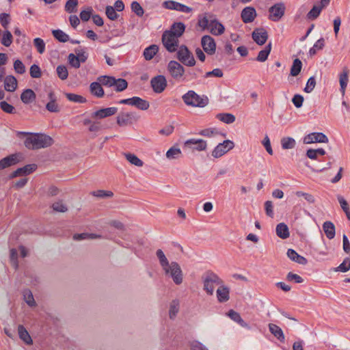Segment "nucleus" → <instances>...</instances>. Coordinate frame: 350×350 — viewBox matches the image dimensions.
Listing matches in <instances>:
<instances>
[{"label":"nucleus","mask_w":350,"mask_h":350,"mask_svg":"<svg viewBox=\"0 0 350 350\" xmlns=\"http://www.w3.org/2000/svg\"><path fill=\"white\" fill-rule=\"evenodd\" d=\"M21 133L27 136L24 142V144L25 147L29 150H38L47 148L51 146L53 143V139L45 134L29 133Z\"/></svg>","instance_id":"obj_1"},{"label":"nucleus","mask_w":350,"mask_h":350,"mask_svg":"<svg viewBox=\"0 0 350 350\" xmlns=\"http://www.w3.org/2000/svg\"><path fill=\"white\" fill-rule=\"evenodd\" d=\"M198 27L203 29H208L214 36H220L225 31L224 26L217 20L216 17L208 13L198 20Z\"/></svg>","instance_id":"obj_2"},{"label":"nucleus","mask_w":350,"mask_h":350,"mask_svg":"<svg viewBox=\"0 0 350 350\" xmlns=\"http://www.w3.org/2000/svg\"><path fill=\"white\" fill-rule=\"evenodd\" d=\"M202 281L203 290L210 295L213 294L215 286L222 284V280L219 276L211 271H206L202 275Z\"/></svg>","instance_id":"obj_3"},{"label":"nucleus","mask_w":350,"mask_h":350,"mask_svg":"<svg viewBox=\"0 0 350 350\" xmlns=\"http://www.w3.org/2000/svg\"><path fill=\"white\" fill-rule=\"evenodd\" d=\"M166 276L172 279L176 284H180L183 282V273L180 265L176 262H172L168 266L163 268Z\"/></svg>","instance_id":"obj_4"},{"label":"nucleus","mask_w":350,"mask_h":350,"mask_svg":"<svg viewBox=\"0 0 350 350\" xmlns=\"http://www.w3.org/2000/svg\"><path fill=\"white\" fill-rule=\"evenodd\" d=\"M162 42L169 52H174L178 47V38L174 33L165 31L162 36Z\"/></svg>","instance_id":"obj_5"},{"label":"nucleus","mask_w":350,"mask_h":350,"mask_svg":"<svg viewBox=\"0 0 350 350\" xmlns=\"http://www.w3.org/2000/svg\"><path fill=\"white\" fill-rule=\"evenodd\" d=\"M177 58L186 66H192L196 64V60L193 56L184 45L179 47L177 52Z\"/></svg>","instance_id":"obj_6"},{"label":"nucleus","mask_w":350,"mask_h":350,"mask_svg":"<svg viewBox=\"0 0 350 350\" xmlns=\"http://www.w3.org/2000/svg\"><path fill=\"white\" fill-rule=\"evenodd\" d=\"M285 10L286 6L284 3H277L269 8V18L274 22L279 21L284 16Z\"/></svg>","instance_id":"obj_7"},{"label":"nucleus","mask_w":350,"mask_h":350,"mask_svg":"<svg viewBox=\"0 0 350 350\" xmlns=\"http://www.w3.org/2000/svg\"><path fill=\"white\" fill-rule=\"evenodd\" d=\"M234 146V144L232 141L229 139L224 140L214 148L212 152V156L215 158H219L229 150H232Z\"/></svg>","instance_id":"obj_8"},{"label":"nucleus","mask_w":350,"mask_h":350,"mask_svg":"<svg viewBox=\"0 0 350 350\" xmlns=\"http://www.w3.org/2000/svg\"><path fill=\"white\" fill-rule=\"evenodd\" d=\"M167 70L171 77L176 81H180L185 72L183 66L174 60L168 63Z\"/></svg>","instance_id":"obj_9"},{"label":"nucleus","mask_w":350,"mask_h":350,"mask_svg":"<svg viewBox=\"0 0 350 350\" xmlns=\"http://www.w3.org/2000/svg\"><path fill=\"white\" fill-rule=\"evenodd\" d=\"M327 137L323 133H311L304 137L303 142L305 144L313 143H327Z\"/></svg>","instance_id":"obj_10"},{"label":"nucleus","mask_w":350,"mask_h":350,"mask_svg":"<svg viewBox=\"0 0 350 350\" xmlns=\"http://www.w3.org/2000/svg\"><path fill=\"white\" fill-rule=\"evenodd\" d=\"M150 84L154 92L159 94L167 87V81L163 75H157L151 79Z\"/></svg>","instance_id":"obj_11"},{"label":"nucleus","mask_w":350,"mask_h":350,"mask_svg":"<svg viewBox=\"0 0 350 350\" xmlns=\"http://www.w3.org/2000/svg\"><path fill=\"white\" fill-rule=\"evenodd\" d=\"M201 44L207 54L213 55L215 53L216 44L215 40L211 36H204L201 39Z\"/></svg>","instance_id":"obj_12"},{"label":"nucleus","mask_w":350,"mask_h":350,"mask_svg":"<svg viewBox=\"0 0 350 350\" xmlns=\"http://www.w3.org/2000/svg\"><path fill=\"white\" fill-rule=\"evenodd\" d=\"M137 120V117L134 113L122 112L117 116V124L120 126H124L131 124Z\"/></svg>","instance_id":"obj_13"},{"label":"nucleus","mask_w":350,"mask_h":350,"mask_svg":"<svg viewBox=\"0 0 350 350\" xmlns=\"http://www.w3.org/2000/svg\"><path fill=\"white\" fill-rule=\"evenodd\" d=\"M118 111V108L115 107L103 108L93 112L91 114L92 118L103 119L107 117L111 116L116 114Z\"/></svg>","instance_id":"obj_14"},{"label":"nucleus","mask_w":350,"mask_h":350,"mask_svg":"<svg viewBox=\"0 0 350 350\" xmlns=\"http://www.w3.org/2000/svg\"><path fill=\"white\" fill-rule=\"evenodd\" d=\"M163 6L169 10H174L185 13H189L192 10L191 8L174 1H166L163 3Z\"/></svg>","instance_id":"obj_15"},{"label":"nucleus","mask_w":350,"mask_h":350,"mask_svg":"<svg viewBox=\"0 0 350 350\" xmlns=\"http://www.w3.org/2000/svg\"><path fill=\"white\" fill-rule=\"evenodd\" d=\"M254 42L258 45L264 44L268 38L267 31L262 28H258L254 30L252 34Z\"/></svg>","instance_id":"obj_16"},{"label":"nucleus","mask_w":350,"mask_h":350,"mask_svg":"<svg viewBox=\"0 0 350 350\" xmlns=\"http://www.w3.org/2000/svg\"><path fill=\"white\" fill-rule=\"evenodd\" d=\"M257 14L253 7L245 8L241 14V18L245 23H250L254 21Z\"/></svg>","instance_id":"obj_17"},{"label":"nucleus","mask_w":350,"mask_h":350,"mask_svg":"<svg viewBox=\"0 0 350 350\" xmlns=\"http://www.w3.org/2000/svg\"><path fill=\"white\" fill-rule=\"evenodd\" d=\"M49 102L46 105V109L53 113H57L60 111L59 106L57 103V97L53 91L48 94Z\"/></svg>","instance_id":"obj_18"},{"label":"nucleus","mask_w":350,"mask_h":350,"mask_svg":"<svg viewBox=\"0 0 350 350\" xmlns=\"http://www.w3.org/2000/svg\"><path fill=\"white\" fill-rule=\"evenodd\" d=\"M37 165L36 164H28L23 167L18 168L14 171L11 175L12 178L18 176H26L36 170Z\"/></svg>","instance_id":"obj_19"},{"label":"nucleus","mask_w":350,"mask_h":350,"mask_svg":"<svg viewBox=\"0 0 350 350\" xmlns=\"http://www.w3.org/2000/svg\"><path fill=\"white\" fill-rule=\"evenodd\" d=\"M216 295L219 302H226L230 299V290L227 286L221 285L216 291Z\"/></svg>","instance_id":"obj_20"},{"label":"nucleus","mask_w":350,"mask_h":350,"mask_svg":"<svg viewBox=\"0 0 350 350\" xmlns=\"http://www.w3.org/2000/svg\"><path fill=\"white\" fill-rule=\"evenodd\" d=\"M349 70L347 68H344L339 75L340 91L342 96L345 94V90L349 81Z\"/></svg>","instance_id":"obj_21"},{"label":"nucleus","mask_w":350,"mask_h":350,"mask_svg":"<svg viewBox=\"0 0 350 350\" xmlns=\"http://www.w3.org/2000/svg\"><path fill=\"white\" fill-rule=\"evenodd\" d=\"M90 91L93 96L97 98H102L105 94L102 85L98 81L90 83Z\"/></svg>","instance_id":"obj_22"},{"label":"nucleus","mask_w":350,"mask_h":350,"mask_svg":"<svg viewBox=\"0 0 350 350\" xmlns=\"http://www.w3.org/2000/svg\"><path fill=\"white\" fill-rule=\"evenodd\" d=\"M131 105L141 110H147L150 107L148 101L137 96L131 98Z\"/></svg>","instance_id":"obj_23"},{"label":"nucleus","mask_w":350,"mask_h":350,"mask_svg":"<svg viewBox=\"0 0 350 350\" xmlns=\"http://www.w3.org/2000/svg\"><path fill=\"white\" fill-rule=\"evenodd\" d=\"M182 98L187 105L197 107V94L194 91H189L182 96Z\"/></svg>","instance_id":"obj_24"},{"label":"nucleus","mask_w":350,"mask_h":350,"mask_svg":"<svg viewBox=\"0 0 350 350\" xmlns=\"http://www.w3.org/2000/svg\"><path fill=\"white\" fill-rule=\"evenodd\" d=\"M269 329L270 332L277 338L280 342H284L285 340V336L282 329L275 324L269 323Z\"/></svg>","instance_id":"obj_25"},{"label":"nucleus","mask_w":350,"mask_h":350,"mask_svg":"<svg viewBox=\"0 0 350 350\" xmlns=\"http://www.w3.org/2000/svg\"><path fill=\"white\" fill-rule=\"evenodd\" d=\"M36 95L31 89L25 90L21 94V100L25 104H29L36 100Z\"/></svg>","instance_id":"obj_26"},{"label":"nucleus","mask_w":350,"mask_h":350,"mask_svg":"<svg viewBox=\"0 0 350 350\" xmlns=\"http://www.w3.org/2000/svg\"><path fill=\"white\" fill-rule=\"evenodd\" d=\"M17 87V80L12 75H8L4 79V88L8 92H14Z\"/></svg>","instance_id":"obj_27"},{"label":"nucleus","mask_w":350,"mask_h":350,"mask_svg":"<svg viewBox=\"0 0 350 350\" xmlns=\"http://www.w3.org/2000/svg\"><path fill=\"white\" fill-rule=\"evenodd\" d=\"M18 161L16 154H12L0 160V170L16 164Z\"/></svg>","instance_id":"obj_28"},{"label":"nucleus","mask_w":350,"mask_h":350,"mask_svg":"<svg viewBox=\"0 0 350 350\" xmlns=\"http://www.w3.org/2000/svg\"><path fill=\"white\" fill-rule=\"evenodd\" d=\"M228 316L234 322L237 323L243 327L250 329L249 325L243 321L241 315L236 311L230 310L228 312Z\"/></svg>","instance_id":"obj_29"},{"label":"nucleus","mask_w":350,"mask_h":350,"mask_svg":"<svg viewBox=\"0 0 350 350\" xmlns=\"http://www.w3.org/2000/svg\"><path fill=\"white\" fill-rule=\"evenodd\" d=\"M275 232L278 237L282 239H286L290 236L288 228L284 223L278 224L276 226Z\"/></svg>","instance_id":"obj_30"},{"label":"nucleus","mask_w":350,"mask_h":350,"mask_svg":"<svg viewBox=\"0 0 350 350\" xmlns=\"http://www.w3.org/2000/svg\"><path fill=\"white\" fill-rule=\"evenodd\" d=\"M18 332L19 338L25 342L27 345H31L33 343V340L29 334V332L27 331V329L25 328V327L22 325H18Z\"/></svg>","instance_id":"obj_31"},{"label":"nucleus","mask_w":350,"mask_h":350,"mask_svg":"<svg viewBox=\"0 0 350 350\" xmlns=\"http://www.w3.org/2000/svg\"><path fill=\"white\" fill-rule=\"evenodd\" d=\"M323 229L327 239H332L335 237V226L331 221H325L323 224Z\"/></svg>","instance_id":"obj_32"},{"label":"nucleus","mask_w":350,"mask_h":350,"mask_svg":"<svg viewBox=\"0 0 350 350\" xmlns=\"http://www.w3.org/2000/svg\"><path fill=\"white\" fill-rule=\"evenodd\" d=\"M159 51V46L156 44H152L146 48L144 51V57L146 60L152 59Z\"/></svg>","instance_id":"obj_33"},{"label":"nucleus","mask_w":350,"mask_h":350,"mask_svg":"<svg viewBox=\"0 0 350 350\" xmlns=\"http://www.w3.org/2000/svg\"><path fill=\"white\" fill-rule=\"evenodd\" d=\"M180 302L178 299H174L170 304L169 317L174 319L179 312Z\"/></svg>","instance_id":"obj_34"},{"label":"nucleus","mask_w":350,"mask_h":350,"mask_svg":"<svg viewBox=\"0 0 350 350\" xmlns=\"http://www.w3.org/2000/svg\"><path fill=\"white\" fill-rule=\"evenodd\" d=\"M124 156L126 160L132 165H134L137 167H142L144 165V162L134 154L126 152L124 153Z\"/></svg>","instance_id":"obj_35"},{"label":"nucleus","mask_w":350,"mask_h":350,"mask_svg":"<svg viewBox=\"0 0 350 350\" xmlns=\"http://www.w3.org/2000/svg\"><path fill=\"white\" fill-rule=\"evenodd\" d=\"M197 139H191L186 141L183 147V151L187 154L194 152L197 149Z\"/></svg>","instance_id":"obj_36"},{"label":"nucleus","mask_w":350,"mask_h":350,"mask_svg":"<svg viewBox=\"0 0 350 350\" xmlns=\"http://www.w3.org/2000/svg\"><path fill=\"white\" fill-rule=\"evenodd\" d=\"M271 50V43H269L263 50H261L256 57V60L260 62H264L267 59V57Z\"/></svg>","instance_id":"obj_37"},{"label":"nucleus","mask_w":350,"mask_h":350,"mask_svg":"<svg viewBox=\"0 0 350 350\" xmlns=\"http://www.w3.org/2000/svg\"><path fill=\"white\" fill-rule=\"evenodd\" d=\"M185 25L182 23H175L169 31L174 33L178 38L180 37L185 31Z\"/></svg>","instance_id":"obj_38"},{"label":"nucleus","mask_w":350,"mask_h":350,"mask_svg":"<svg viewBox=\"0 0 350 350\" xmlns=\"http://www.w3.org/2000/svg\"><path fill=\"white\" fill-rule=\"evenodd\" d=\"M23 299L27 304L30 307H34L36 306V301L33 298L31 291L29 289H25L23 292Z\"/></svg>","instance_id":"obj_39"},{"label":"nucleus","mask_w":350,"mask_h":350,"mask_svg":"<svg viewBox=\"0 0 350 350\" xmlns=\"http://www.w3.org/2000/svg\"><path fill=\"white\" fill-rule=\"evenodd\" d=\"M281 145L284 150L293 149L295 147L296 142L293 137H286L282 138Z\"/></svg>","instance_id":"obj_40"},{"label":"nucleus","mask_w":350,"mask_h":350,"mask_svg":"<svg viewBox=\"0 0 350 350\" xmlns=\"http://www.w3.org/2000/svg\"><path fill=\"white\" fill-rule=\"evenodd\" d=\"M217 118L226 124H232L235 121V116L229 113H221L217 115Z\"/></svg>","instance_id":"obj_41"},{"label":"nucleus","mask_w":350,"mask_h":350,"mask_svg":"<svg viewBox=\"0 0 350 350\" xmlns=\"http://www.w3.org/2000/svg\"><path fill=\"white\" fill-rule=\"evenodd\" d=\"M115 77L103 75L100 76L97 78V81H98L102 85L107 87H112L115 84Z\"/></svg>","instance_id":"obj_42"},{"label":"nucleus","mask_w":350,"mask_h":350,"mask_svg":"<svg viewBox=\"0 0 350 350\" xmlns=\"http://www.w3.org/2000/svg\"><path fill=\"white\" fill-rule=\"evenodd\" d=\"M301 68L302 63L301 60L297 58L294 59L291 68V75L293 77L297 76L301 72Z\"/></svg>","instance_id":"obj_43"},{"label":"nucleus","mask_w":350,"mask_h":350,"mask_svg":"<svg viewBox=\"0 0 350 350\" xmlns=\"http://www.w3.org/2000/svg\"><path fill=\"white\" fill-rule=\"evenodd\" d=\"M52 34L57 40L61 42H66L69 40L68 35L60 29L53 30Z\"/></svg>","instance_id":"obj_44"},{"label":"nucleus","mask_w":350,"mask_h":350,"mask_svg":"<svg viewBox=\"0 0 350 350\" xmlns=\"http://www.w3.org/2000/svg\"><path fill=\"white\" fill-rule=\"evenodd\" d=\"M52 208L54 211L59 213H65L68 211V206L62 200L54 202L52 204Z\"/></svg>","instance_id":"obj_45"},{"label":"nucleus","mask_w":350,"mask_h":350,"mask_svg":"<svg viewBox=\"0 0 350 350\" xmlns=\"http://www.w3.org/2000/svg\"><path fill=\"white\" fill-rule=\"evenodd\" d=\"M78 3V0H68L65 4V11L68 13L76 12Z\"/></svg>","instance_id":"obj_46"},{"label":"nucleus","mask_w":350,"mask_h":350,"mask_svg":"<svg viewBox=\"0 0 350 350\" xmlns=\"http://www.w3.org/2000/svg\"><path fill=\"white\" fill-rule=\"evenodd\" d=\"M66 97L70 101L78 103H84L86 102L85 98L81 95L75 94L73 93H66Z\"/></svg>","instance_id":"obj_47"},{"label":"nucleus","mask_w":350,"mask_h":350,"mask_svg":"<svg viewBox=\"0 0 350 350\" xmlns=\"http://www.w3.org/2000/svg\"><path fill=\"white\" fill-rule=\"evenodd\" d=\"M156 255L159 260V263L162 269L166 267L170 264L169 263V261L166 258L165 254L161 249L157 250Z\"/></svg>","instance_id":"obj_48"},{"label":"nucleus","mask_w":350,"mask_h":350,"mask_svg":"<svg viewBox=\"0 0 350 350\" xmlns=\"http://www.w3.org/2000/svg\"><path fill=\"white\" fill-rule=\"evenodd\" d=\"M180 149L176 147H172L166 152V157L169 159H178L180 157Z\"/></svg>","instance_id":"obj_49"},{"label":"nucleus","mask_w":350,"mask_h":350,"mask_svg":"<svg viewBox=\"0 0 350 350\" xmlns=\"http://www.w3.org/2000/svg\"><path fill=\"white\" fill-rule=\"evenodd\" d=\"M113 86H115V90L116 92H122L126 89L128 86V83L124 79H115V84Z\"/></svg>","instance_id":"obj_50"},{"label":"nucleus","mask_w":350,"mask_h":350,"mask_svg":"<svg viewBox=\"0 0 350 350\" xmlns=\"http://www.w3.org/2000/svg\"><path fill=\"white\" fill-rule=\"evenodd\" d=\"M67 194L68 193L65 191H63L55 186L49 187L47 191V195L50 196H63Z\"/></svg>","instance_id":"obj_51"},{"label":"nucleus","mask_w":350,"mask_h":350,"mask_svg":"<svg viewBox=\"0 0 350 350\" xmlns=\"http://www.w3.org/2000/svg\"><path fill=\"white\" fill-rule=\"evenodd\" d=\"M33 45L36 48L37 51L40 54L44 53L45 51V42L42 38H36L33 39Z\"/></svg>","instance_id":"obj_52"},{"label":"nucleus","mask_w":350,"mask_h":350,"mask_svg":"<svg viewBox=\"0 0 350 350\" xmlns=\"http://www.w3.org/2000/svg\"><path fill=\"white\" fill-rule=\"evenodd\" d=\"M350 269V258H346L343 262L335 269V271L347 272Z\"/></svg>","instance_id":"obj_53"},{"label":"nucleus","mask_w":350,"mask_h":350,"mask_svg":"<svg viewBox=\"0 0 350 350\" xmlns=\"http://www.w3.org/2000/svg\"><path fill=\"white\" fill-rule=\"evenodd\" d=\"M105 14L107 18L111 21L116 20L119 16L116 13L115 8L111 5L106 6Z\"/></svg>","instance_id":"obj_54"},{"label":"nucleus","mask_w":350,"mask_h":350,"mask_svg":"<svg viewBox=\"0 0 350 350\" xmlns=\"http://www.w3.org/2000/svg\"><path fill=\"white\" fill-rule=\"evenodd\" d=\"M324 39L320 38L318 40L316 43L314 44L313 47H312L309 51L310 55L312 56L316 54L317 49H322L324 46Z\"/></svg>","instance_id":"obj_55"},{"label":"nucleus","mask_w":350,"mask_h":350,"mask_svg":"<svg viewBox=\"0 0 350 350\" xmlns=\"http://www.w3.org/2000/svg\"><path fill=\"white\" fill-rule=\"evenodd\" d=\"M93 197H112L113 196V193L111 191H105V190H96L93 191L90 193Z\"/></svg>","instance_id":"obj_56"},{"label":"nucleus","mask_w":350,"mask_h":350,"mask_svg":"<svg viewBox=\"0 0 350 350\" xmlns=\"http://www.w3.org/2000/svg\"><path fill=\"white\" fill-rule=\"evenodd\" d=\"M12 42V35L9 31H6L3 33L1 44L5 46H10Z\"/></svg>","instance_id":"obj_57"},{"label":"nucleus","mask_w":350,"mask_h":350,"mask_svg":"<svg viewBox=\"0 0 350 350\" xmlns=\"http://www.w3.org/2000/svg\"><path fill=\"white\" fill-rule=\"evenodd\" d=\"M57 74L59 79L65 80L68 78V72L65 66L59 65L57 67Z\"/></svg>","instance_id":"obj_58"},{"label":"nucleus","mask_w":350,"mask_h":350,"mask_svg":"<svg viewBox=\"0 0 350 350\" xmlns=\"http://www.w3.org/2000/svg\"><path fill=\"white\" fill-rule=\"evenodd\" d=\"M93 9L91 7H88L85 10H82L80 13V18L82 21H88L90 20L92 15Z\"/></svg>","instance_id":"obj_59"},{"label":"nucleus","mask_w":350,"mask_h":350,"mask_svg":"<svg viewBox=\"0 0 350 350\" xmlns=\"http://www.w3.org/2000/svg\"><path fill=\"white\" fill-rule=\"evenodd\" d=\"M68 60L70 65L75 68H79L81 66V63L79 61L77 56L73 53H70L68 55Z\"/></svg>","instance_id":"obj_60"},{"label":"nucleus","mask_w":350,"mask_h":350,"mask_svg":"<svg viewBox=\"0 0 350 350\" xmlns=\"http://www.w3.org/2000/svg\"><path fill=\"white\" fill-rule=\"evenodd\" d=\"M0 107L1 109L5 113L12 114L15 113L14 107L7 103L6 101H1L0 102Z\"/></svg>","instance_id":"obj_61"},{"label":"nucleus","mask_w":350,"mask_h":350,"mask_svg":"<svg viewBox=\"0 0 350 350\" xmlns=\"http://www.w3.org/2000/svg\"><path fill=\"white\" fill-rule=\"evenodd\" d=\"M29 73L32 78H40L42 75L41 70L36 64H33L30 67Z\"/></svg>","instance_id":"obj_62"},{"label":"nucleus","mask_w":350,"mask_h":350,"mask_svg":"<svg viewBox=\"0 0 350 350\" xmlns=\"http://www.w3.org/2000/svg\"><path fill=\"white\" fill-rule=\"evenodd\" d=\"M316 85V80L314 77H311L308 79L306 85L304 88V92L306 93H310L313 91Z\"/></svg>","instance_id":"obj_63"},{"label":"nucleus","mask_w":350,"mask_h":350,"mask_svg":"<svg viewBox=\"0 0 350 350\" xmlns=\"http://www.w3.org/2000/svg\"><path fill=\"white\" fill-rule=\"evenodd\" d=\"M80 63H84L88 59V54L83 49H76L75 50Z\"/></svg>","instance_id":"obj_64"}]
</instances>
